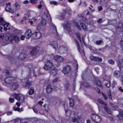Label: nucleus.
Returning a JSON list of instances; mask_svg holds the SVG:
<instances>
[{"mask_svg":"<svg viewBox=\"0 0 123 123\" xmlns=\"http://www.w3.org/2000/svg\"><path fill=\"white\" fill-rule=\"evenodd\" d=\"M0 39L1 42L6 43V44L10 42H18L20 40L19 37L16 35H12L7 37L6 34L4 33L1 34Z\"/></svg>","mask_w":123,"mask_h":123,"instance_id":"1","label":"nucleus"},{"mask_svg":"<svg viewBox=\"0 0 123 123\" xmlns=\"http://www.w3.org/2000/svg\"><path fill=\"white\" fill-rule=\"evenodd\" d=\"M45 70H49L50 71V74L54 76L57 73V69L53 64L50 61L46 62L43 67Z\"/></svg>","mask_w":123,"mask_h":123,"instance_id":"2","label":"nucleus"},{"mask_svg":"<svg viewBox=\"0 0 123 123\" xmlns=\"http://www.w3.org/2000/svg\"><path fill=\"white\" fill-rule=\"evenodd\" d=\"M54 58L55 60L59 63L58 65H56L57 67L59 66L60 65V63L62 62L64 60V58L58 55H54Z\"/></svg>","mask_w":123,"mask_h":123,"instance_id":"3","label":"nucleus"},{"mask_svg":"<svg viewBox=\"0 0 123 123\" xmlns=\"http://www.w3.org/2000/svg\"><path fill=\"white\" fill-rule=\"evenodd\" d=\"M91 118L92 121L96 123H98L101 121V117L97 115L92 114L91 116Z\"/></svg>","mask_w":123,"mask_h":123,"instance_id":"4","label":"nucleus"},{"mask_svg":"<svg viewBox=\"0 0 123 123\" xmlns=\"http://www.w3.org/2000/svg\"><path fill=\"white\" fill-rule=\"evenodd\" d=\"M71 68L70 66L68 65H65L62 71L63 73L65 74H67L71 72Z\"/></svg>","mask_w":123,"mask_h":123,"instance_id":"5","label":"nucleus"},{"mask_svg":"<svg viewBox=\"0 0 123 123\" xmlns=\"http://www.w3.org/2000/svg\"><path fill=\"white\" fill-rule=\"evenodd\" d=\"M14 97L21 103L23 102L25 99L24 96L20 94H16L14 95Z\"/></svg>","mask_w":123,"mask_h":123,"instance_id":"6","label":"nucleus"},{"mask_svg":"<svg viewBox=\"0 0 123 123\" xmlns=\"http://www.w3.org/2000/svg\"><path fill=\"white\" fill-rule=\"evenodd\" d=\"M14 80L15 78L12 76L6 77L5 79L4 82L6 84H10L14 81Z\"/></svg>","mask_w":123,"mask_h":123,"instance_id":"7","label":"nucleus"},{"mask_svg":"<svg viewBox=\"0 0 123 123\" xmlns=\"http://www.w3.org/2000/svg\"><path fill=\"white\" fill-rule=\"evenodd\" d=\"M67 48L64 45L61 46L59 49V53L61 54L67 53Z\"/></svg>","mask_w":123,"mask_h":123,"instance_id":"8","label":"nucleus"},{"mask_svg":"<svg viewBox=\"0 0 123 123\" xmlns=\"http://www.w3.org/2000/svg\"><path fill=\"white\" fill-rule=\"evenodd\" d=\"M6 6L5 8V10L6 12H8L12 13L14 12V10L11 8V3L8 2L6 4Z\"/></svg>","mask_w":123,"mask_h":123,"instance_id":"9","label":"nucleus"},{"mask_svg":"<svg viewBox=\"0 0 123 123\" xmlns=\"http://www.w3.org/2000/svg\"><path fill=\"white\" fill-rule=\"evenodd\" d=\"M42 34L39 32H35L32 35V38L33 39L38 38L42 36Z\"/></svg>","mask_w":123,"mask_h":123,"instance_id":"10","label":"nucleus"},{"mask_svg":"<svg viewBox=\"0 0 123 123\" xmlns=\"http://www.w3.org/2000/svg\"><path fill=\"white\" fill-rule=\"evenodd\" d=\"M28 18L30 19H32L37 16L36 13L33 11H30L27 13Z\"/></svg>","mask_w":123,"mask_h":123,"instance_id":"11","label":"nucleus"},{"mask_svg":"<svg viewBox=\"0 0 123 123\" xmlns=\"http://www.w3.org/2000/svg\"><path fill=\"white\" fill-rule=\"evenodd\" d=\"M19 86L18 83L15 82L10 87V89L12 91L15 90L17 89Z\"/></svg>","mask_w":123,"mask_h":123,"instance_id":"12","label":"nucleus"},{"mask_svg":"<svg viewBox=\"0 0 123 123\" xmlns=\"http://www.w3.org/2000/svg\"><path fill=\"white\" fill-rule=\"evenodd\" d=\"M0 24L3 26H6L9 27V24L5 21L3 20V19L1 17H0Z\"/></svg>","mask_w":123,"mask_h":123,"instance_id":"13","label":"nucleus"},{"mask_svg":"<svg viewBox=\"0 0 123 123\" xmlns=\"http://www.w3.org/2000/svg\"><path fill=\"white\" fill-rule=\"evenodd\" d=\"M53 48L56 50L57 48L58 45L56 42L55 41H52L50 42L49 43Z\"/></svg>","mask_w":123,"mask_h":123,"instance_id":"14","label":"nucleus"},{"mask_svg":"<svg viewBox=\"0 0 123 123\" xmlns=\"http://www.w3.org/2000/svg\"><path fill=\"white\" fill-rule=\"evenodd\" d=\"M51 26L53 29V32L54 35L56 36H58V33L57 31L55 25L53 24H51Z\"/></svg>","mask_w":123,"mask_h":123,"instance_id":"15","label":"nucleus"},{"mask_svg":"<svg viewBox=\"0 0 123 123\" xmlns=\"http://www.w3.org/2000/svg\"><path fill=\"white\" fill-rule=\"evenodd\" d=\"M32 34L31 30L29 29L26 32L25 36L28 39L31 37V36H32Z\"/></svg>","mask_w":123,"mask_h":123,"instance_id":"16","label":"nucleus"},{"mask_svg":"<svg viewBox=\"0 0 123 123\" xmlns=\"http://www.w3.org/2000/svg\"><path fill=\"white\" fill-rule=\"evenodd\" d=\"M67 25H65L63 26V28L64 29H66L68 31V32L70 34H71L72 32V31H70V30L69 23H67Z\"/></svg>","mask_w":123,"mask_h":123,"instance_id":"17","label":"nucleus"},{"mask_svg":"<svg viewBox=\"0 0 123 123\" xmlns=\"http://www.w3.org/2000/svg\"><path fill=\"white\" fill-rule=\"evenodd\" d=\"M90 59L94 61H98L100 62L101 61L102 59L101 58H98L97 57L94 56H91L90 57Z\"/></svg>","mask_w":123,"mask_h":123,"instance_id":"18","label":"nucleus"},{"mask_svg":"<svg viewBox=\"0 0 123 123\" xmlns=\"http://www.w3.org/2000/svg\"><path fill=\"white\" fill-rule=\"evenodd\" d=\"M31 85V83L28 81L27 82H24L22 84V86L24 87L29 88Z\"/></svg>","mask_w":123,"mask_h":123,"instance_id":"19","label":"nucleus"},{"mask_svg":"<svg viewBox=\"0 0 123 123\" xmlns=\"http://www.w3.org/2000/svg\"><path fill=\"white\" fill-rule=\"evenodd\" d=\"M41 108L44 111H45L46 112H48L49 111L48 105H47L42 106Z\"/></svg>","mask_w":123,"mask_h":123,"instance_id":"20","label":"nucleus"},{"mask_svg":"<svg viewBox=\"0 0 123 123\" xmlns=\"http://www.w3.org/2000/svg\"><path fill=\"white\" fill-rule=\"evenodd\" d=\"M94 82L97 86L100 87H101L102 86V85L101 82L98 79H96L94 81Z\"/></svg>","mask_w":123,"mask_h":123,"instance_id":"21","label":"nucleus"},{"mask_svg":"<svg viewBox=\"0 0 123 123\" xmlns=\"http://www.w3.org/2000/svg\"><path fill=\"white\" fill-rule=\"evenodd\" d=\"M52 90V88L50 85H48L46 87V91L47 93L51 92Z\"/></svg>","mask_w":123,"mask_h":123,"instance_id":"22","label":"nucleus"},{"mask_svg":"<svg viewBox=\"0 0 123 123\" xmlns=\"http://www.w3.org/2000/svg\"><path fill=\"white\" fill-rule=\"evenodd\" d=\"M15 11H16L20 8V6L19 4L16 2L14 5Z\"/></svg>","mask_w":123,"mask_h":123,"instance_id":"23","label":"nucleus"},{"mask_svg":"<svg viewBox=\"0 0 123 123\" xmlns=\"http://www.w3.org/2000/svg\"><path fill=\"white\" fill-rule=\"evenodd\" d=\"M38 53V50L36 49H33L32 50L31 52V55H33L36 56Z\"/></svg>","mask_w":123,"mask_h":123,"instance_id":"24","label":"nucleus"},{"mask_svg":"<svg viewBox=\"0 0 123 123\" xmlns=\"http://www.w3.org/2000/svg\"><path fill=\"white\" fill-rule=\"evenodd\" d=\"M68 99L69 101V105L70 106L73 107L74 105V100L72 98H68Z\"/></svg>","mask_w":123,"mask_h":123,"instance_id":"25","label":"nucleus"},{"mask_svg":"<svg viewBox=\"0 0 123 123\" xmlns=\"http://www.w3.org/2000/svg\"><path fill=\"white\" fill-rule=\"evenodd\" d=\"M104 109L106 111V112L110 114H111L112 113V112L111 110L108 109V107L105 106L103 107Z\"/></svg>","mask_w":123,"mask_h":123,"instance_id":"26","label":"nucleus"},{"mask_svg":"<svg viewBox=\"0 0 123 123\" xmlns=\"http://www.w3.org/2000/svg\"><path fill=\"white\" fill-rule=\"evenodd\" d=\"M104 109L106 111V112L110 114H111L112 113V112L111 110L108 109V107L105 106L103 107Z\"/></svg>","mask_w":123,"mask_h":123,"instance_id":"27","label":"nucleus"},{"mask_svg":"<svg viewBox=\"0 0 123 123\" xmlns=\"http://www.w3.org/2000/svg\"><path fill=\"white\" fill-rule=\"evenodd\" d=\"M120 75V72L118 71H116L114 73V76L117 78H118Z\"/></svg>","mask_w":123,"mask_h":123,"instance_id":"28","label":"nucleus"},{"mask_svg":"<svg viewBox=\"0 0 123 123\" xmlns=\"http://www.w3.org/2000/svg\"><path fill=\"white\" fill-rule=\"evenodd\" d=\"M49 15H48L46 14H43L42 16V20H46L48 18H49Z\"/></svg>","mask_w":123,"mask_h":123,"instance_id":"29","label":"nucleus"},{"mask_svg":"<svg viewBox=\"0 0 123 123\" xmlns=\"http://www.w3.org/2000/svg\"><path fill=\"white\" fill-rule=\"evenodd\" d=\"M75 43L77 45V49H78V51L80 52V46L79 43L78 41L76 39H75Z\"/></svg>","mask_w":123,"mask_h":123,"instance_id":"30","label":"nucleus"},{"mask_svg":"<svg viewBox=\"0 0 123 123\" xmlns=\"http://www.w3.org/2000/svg\"><path fill=\"white\" fill-rule=\"evenodd\" d=\"M43 27V26L41 24H39L37 25L36 27V29L37 31H40Z\"/></svg>","mask_w":123,"mask_h":123,"instance_id":"31","label":"nucleus"},{"mask_svg":"<svg viewBox=\"0 0 123 123\" xmlns=\"http://www.w3.org/2000/svg\"><path fill=\"white\" fill-rule=\"evenodd\" d=\"M7 58L9 59L10 62L12 64L16 63V61H15V58L12 57H10L9 56H8Z\"/></svg>","mask_w":123,"mask_h":123,"instance_id":"32","label":"nucleus"},{"mask_svg":"<svg viewBox=\"0 0 123 123\" xmlns=\"http://www.w3.org/2000/svg\"><path fill=\"white\" fill-rule=\"evenodd\" d=\"M5 75L6 77H11V76L10 73L8 70H5Z\"/></svg>","mask_w":123,"mask_h":123,"instance_id":"33","label":"nucleus"},{"mask_svg":"<svg viewBox=\"0 0 123 123\" xmlns=\"http://www.w3.org/2000/svg\"><path fill=\"white\" fill-rule=\"evenodd\" d=\"M63 12H64V13H61L60 15V18L61 19H63L64 18L65 16V15L66 11L65 10H64Z\"/></svg>","mask_w":123,"mask_h":123,"instance_id":"34","label":"nucleus"},{"mask_svg":"<svg viewBox=\"0 0 123 123\" xmlns=\"http://www.w3.org/2000/svg\"><path fill=\"white\" fill-rule=\"evenodd\" d=\"M39 1L40 0H30V1L33 4H37Z\"/></svg>","mask_w":123,"mask_h":123,"instance_id":"35","label":"nucleus"},{"mask_svg":"<svg viewBox=\"0 0 123 123\" xmlns=\"http://www.w3.org/2000/svg\"><path fill=\"white\" fill-rule=\"evenodd\" d=\"M105 85L108 88L110 87L111 85L110 81H106L105 83Z\"/></svg>","mask_w":123,"mask_h":123,"instance_id":"36","label":"nucleus"},{"mask_svg":"<svg viewBox=\"0 0 123 123\" xmlns=\"http://www.w3.org/2000/svg\"><path fill=\"white\" fill-rule=\"evenodd\" d=\"M34 92V89L33 88L31 87V88L29 92V95H32Z\"/></svg>","mask_w":123,"mask_h":123,"instance_id":"37","label":"nucleus"},{"mask_svg":"<svg viewBox=\"0 0 123 123\" xmlns=\"http://www.w3.org/2000/svg\"><path fill=\"white\" fill-rule=\"evenodd\" d=\"M15 123H28L26 122H21V120L20 119H16L15 122Z\"/></svg>","mask_w":123,"mask_h":123,"instance_id":"38","label":"nucleus"},{"mask_svg":"<svg viewBox=\"0 0 123 123\" xmlns=\"http://www.w3.org/2000/svg\"><path fill=\"white\" fill-rule=\"evenodd\" d=\"M76 36L77 38L79 40L80 42H81V38L80 36L79 33H77L76 34Z\"/></svg>","mask_w":123,"mask_h":123,"instance_id":"39","label":"nucleus"},{"mask_svg":"<svg viewBox=\"0 0 123 123\" xmlns=\"http://www.w3.org/2000/svg\"><path fill=\"white\" fill-rule=\"evenodd\" d=\"M109 104L111 106L113 107L115 109L117 108L118 106L117 105H115L112 103L111 102L109 103Z\"/></svg>","mask_w":123,"mask_h":123,"instance_id":"40","label":"nucleus"},{"mask_svg":"<svg viewBox=\"0 0 123 123\" xmlns=\"http://www.w3.org/2000/svg\"><path fill=\"white\" fill-rule=\"evenodd\" d=\"M40 3L39 5H38V9H40L41 8L42 5V3H43V1L41 0H40L39 2Z\"/></svg>","mask_w":123,"mask_h":123,"instance_id":"41","label":"nucleus"},{"mask_svg":"<svg viewBox=\"0 0 123 123\" xmlns=\"http://www.w3.org/2000/svg\"><path fill=\"white\" fill-rule=\"evenodd\" d=\"M122 64L123 62L122 61V60H121L119 62H117L118 66L119 68H120L121 67Z\"/></svg>","mask_w":123,"mask_h":123,"instance_id":"42","label":"nucleus"},{"mask_svg":"<svg viewBox=\"0 0 123 123\" xmlns=\"http://www.w3.org/2000/svg\"><path fill=\"white\" fill-rule=\"evenodd\" d=\"M98 101L100 103L103 104L104 105L107 106V104L103 102L102 100L100 99H98Z\"/></svg>","mask_w":123,"mask_h":123,"instance_id":"43","label":"nucleus"},{"mask_svg":"<svg viewBox=\"0 0 123 123\" xmlns=\"http://www.w3.org/2000/svg\"><path fill=\"white\" fill-rule=\"evenodd\" d=\"M34 111L36 113H37L38 112V111L37 110V106H34L32 107Z\"/></svg>","mask_w":123,"mask_h":123,"instance_id":"44","label":"nucleus"},{"mask_svg":"<svg viewBox=\"0 0 123 123\" xmlns=\"http://www.w3.org/2000/svg\"><path fill=\"white\" fill-rule=\"evenodd\" d=\"M119 116H120V117H119L120 119H122L123 118V111H121V112H120Z\"/></svg>","mask_w":123,"mask_h":123,"instance_id":"45","label":"nucleus"},{"mask_svg":"<svg viewBox=\"0 0 123 123\" xmlns=\"http://www.w3.org/2000/svg\"><path fill=\"white\" fill-rule=\"evenodd\" d=\"M64 106L65 109V113L66 114V112H67L68 111V106L67 104H65L64 105Z\"/></svg>","mask_w":123,"mask_h":123,"instance_id":"46","label":"nucleus"},{"mask_svg":"<svg viewBox=\"0 0 123 123\" xmlns=\"http://www.w3.org/2000/svg\"><path fill=\"white\" fill-rule=\"evenodd\" d=\"M80 24L81 27H82V28L84 30L86 28V26L83 23H80Z\"/></svg>","mask_w":123,"mask_h":123,"instance_id":"47","label":"nucleus"},{"mask_svg":"<svg viewBox=\"0 0 123 123\" xmlns=\"http://www.w3.org/2000/svg\"><path fill=\"white\" fill-rule=\"evenodd\" d=\"M46 20L42 19L41 22V25L42 26H44L46 25Z\"/></svg>","mask_w":123,"mask_h":123,"instance_id":"48","label":"nucleus"},{"mask_svg":"<svg viewBox=\"0 0 123 123\" xmlns=\"http://www.w3.org/2000/svg\"><path fill=\"white\" fill-rule=\"evenodd\" d=\"M13 108L15 111H17L19 112H21L20 109L18 107H16L15 106H14Z\"/></svg>","mask_w":123,"mask_h":123,"instance_id":"49","label":"nucleus"},{"mask_svg":"<svg viewBox=\"0 0 123 123\" xmlns=\"http://www.w3.org/2000/svg\"><path fill=\"white\" fill-rule=\"evenodd\" d=\"M74 25L76 26L77 27V29H80V28L79 25V24L77 22H75L74 23Z\"/></svg>","mask_w":123,"mask_h":123,"instance_id":"50","label":"nucleus"},{"mask_svg":"<svg viewBox=\"0 0 123 123\" xmlns=\"http://www.w3.org/2000/svg\"><path fill=\"white\" fill-rule=\"evenodd\" d=\"M103 41L101 40L97 41L96 42V43L97 45H100L101 43H102Z\"/></svg>","mask_w":123,"mask_h":123,"instance_id":"51","label":"nucleus"},{"mask_svg":"<svg viewBox=\"0 0 123 123\" xmlns=\"http://www.w3.org/2000/svg\"><path fill=\"white\" fill-rule=\"evenodd\" d=\"M69 86V84L68 82H67L65 86V90L67 89Z\"/></svg>","mask_w":123,"mask_h":123,"instance_id":"52","label":"nucleus"},{"mask_svg":"<svg viewBox=\"0 0 123 123\" xmlns=\"http://www.w3.org/2000/svg\"><path fill=\"white\" fill-rule=\"evenodd\" d=\"M83 85L86 87H88L90 86L89 84L86 82H84L83 83Z\"/></svg>","mask_w":123,"mask_h":123,"instance_id":"53","label":"nucleus"},{"mask_svg":"<svg viewBox=\"0 0 123 123\" xmlns=\"http://www.w3.org/2000/svg\"><path fill=\"white\" fill-rule=\"evenodd\" d=\"M108 62L109 63L112 65L114 64L115 63L114 61L111 59L109 60Z\"/></svg>","mask_w":123,"mask_h":123,"instance_id":"54","label":"nucleus"},{"mask_svg":"<svg viewBox=\"0 0 123 123\" xmlns=\"http://www.w3.org/2000/svg\"><path fill=\"white\" fill-rule=\"evenodd\" d=\"M14 99L13 98H10L9 99V101L11 103H12L14 101Z\"/></svg>","mask_w":123,"mask_h":123,"instance_id":"55","label":"nucleus"},{"mask_svg":"<svg viewBox=\"0 0 123 123\" xmlns=\"http://www.w3.org/2000/svg\"><path fill=\"white\" fill-rule=\"evenodd\" d=\"M108 95L110 98L111 99L112 98L111 92L110 91L108 92Z\"/></svg>","mask_w":123,"mask_h":123,"instance_id":"56","label":"nucleus"},{"mask_svg":"<svg viewBox=\"0 0 123 123\" xmlns=\"http://www.w3.org/2000/svg\"><path fill=\"white\" fill-rule=\"evenodd\" d=\"M102 95L103 96V97L104 98V99L106 100L107 98V97L106 96V95L104 94L103 92L102 93Z\"/></svg>","mask_w":123,"mask_h":123,"instance_id":"57","label":"nucleus"},{"mask_svg":"<svg viewBox=\"0 0 123 123\" xmlns=\"http://www.w3.org/2000/svg\"><path fill=\"white\" fill-rule=\"evenodd\" d=\"M14 31L15 33H16L17 34H19L21 32L20 31H19L17 29L15 30Z\"/></svg>","mask_w":123,"mask_h":123,"instance_id":"58","label":"nucleus"},{"mask_svg":"<svg viewBox=\"0 0 123 123\" xmlns=\"http://www.w3.org/2000/svg\"><path fill=\"white\" fill-rule=\"evenodd\" d=\"M98 8L99 11H101L103 10L102 6H98Z\"/></svg>","mask_w":123,"mask_h":123,"instance_id":"59","label":"nucleus"},{"mask_svg":"<svg viewBox=\"0 0 123 123\" xmlns=\"http://www.w3.org/2000/svg\"><path fill=\"white\" fill-rule=\"evenodd\" d=\"M57 78H55V79L53 80L52 81V83H54V82L57 81Z\"/></svg>","mask_w":123,"mask_h":123,"instance_id":"60","label":"nucleus"},{"mask_svg":"<svg viewBox=\"0 0 123 123\" xmlns=\"http://www.w3.org/2000/svg\"><path fill=\"white\" fill-rule=\"evenodd\" d=\"M76 120V118L75 117H73L72 118V121L73 122H74Z\"/></svg>","mask_w":123,"mask_h":123,"instance_id":"61","label":"nucleus"},{"mask_svg":"<svg viewBox=\"0 0 123 123\" xmlns=\"http://www.w3.org/2000/svg\"><path fill=\"white\" fill-rule=\"evenodd\" d=\"M35 120V121L34 122V123H39V122L36 119H32V120L33 121Z\"/></svg>","mask_w":123,"mask_h":123,"instance_id":"62","label":"nucleus"},{"mask_svg":"<svg viewBox=\"0 0 123 123\" xmlns=\"http://www.w3.org/2000/svg\"><path fill=\"white\" fill-rule=\"evenodd\" d=\"M25 38V36L23 35H22L20 37V39L21 40H24Z\"/></svg>","mask_w":123,"mask_h":123,"instance_id":"63","label":"nucleus"},{"mask_svg":"<svg viewBox=\"0 0 123 123\" xmlns=\"http://www.w3.org/2000/svg\"><path fill=\"white\" fill-rule=\"evenodd\" d=\"M118 90L121 92H123V89H122L121 87H119L118 88Z\"/></svg>","mask_w":123,"mask_h":123,"instance_id":"64","label":"nucleus"}]
</instances>
